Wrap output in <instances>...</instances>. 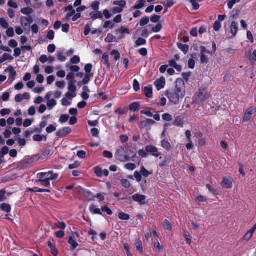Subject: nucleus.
<instances>
[{"label":"nucleus","instance_id":"5","mask_svg":"<svg viewBox=\"0 0 256 256\" xmlns=\"http://www.w3.org/2000/svg\"><path fill=\"white\" fill-rule=\"evenodd\" d=\"M76 84L68 83V92L66 94V97L68 98H75L76 96Z\"/></svg>","mask_w":256,"mask_h":256},{"label":"nucleus","instance_id":"2","mask_svg":"<svg viewBox=\"0 0 256 256\" xmlns=\"http://www.w3.org/2000/svg\"><path fill=\"white\" fill-rule=\"evenodd\" d=\"M131 154H134L133 150L129 148L126 145H124L117 150L115 156L116 159L120 162H126L130 160V156Z\"/></svg>","mask_w":256,"mask_h":256},{"label":"nucleus","instance_id":"12","mask_svg":"<svg viewBox=\"0 0 256 256\" xmlns=\"http://www.w3.org/2000/svg\"><path fill=\"white\" fill-rule=\"evenodd\" d=\"M166 84V80L164 77H162L159 79L156 80L154 82L155 86L158 90L163 88Z\"/></svg>","mask_w":256,"mask_h":256},{"label":"nucleus","instance_id":"24","mask_svg":"<svg viewBox=\"0 0 256 256\" xmlns=\"http://www.w3.org/2000/svg\"><path fill=\"white\" fill-rule=\"evenodd\" d=\"M93 74H86L84 78L82 80V83L86 84H88L90 80V78L93 77Z\"/></svg>","mask_w":256,"mask_h":256},{"label":"nucleus","instance_id":"32","mask_svg":"<svg viewBox=\"0 0 256 256\" xmlns=\"http://www.w3.org/2000/svg\"><path fill=\"white\" fill-rule=\"evenodd\" d=\"M145 0H138L136 4L134 6V9H140L144 6Z\"/></svg>","mask_w":256,"mask_h":256},{"label":"nucleus","instance_id":"37","mask_svg":"<svg viewBox=\"0 0 256 256\" xmlns=\"http://www.w3.org/2000/svg\"><path fill=\"white\" fill-rule=\"evenodd\" d=\"M121 184L125 188H129L131 186L130 182L126 179H122L120 181Z\"/></svg>","mask_w":256,"mask_h":256},{"label":"nucleus","instance_id":"21","mask_svg":"<svg viewBox=\"0 0 256 256\" xmlns=\"http://www.w3.org/2000/svg\"><path fill=\"white\" fill-rule=\"evenodd\" d=\"M177 46L178 48L180 50L186 54L188 51L189 46L186 44H182L180 43H178Z\"/></svg>","mask_w":256,"mask_h":256},{"label":"nucleus","instance_id":"34","mask_svg":"<svg viewBox=\"0 0 256 256\" xmlns=\"http://www.w3.org/2000/svg\"><path fill=\"white\" fill-rule=\"evenodd\" d=\"M56 104L57 102L54 99L48 100L47 102V106L50 110L52 109V108L56 106Z\"/></svg>","mask_w":256,"mask_h":256},{"label":"nucleus","instance_id":"20","mask_svg":"<svg viewBox=\"0 0 256 256\" xmlns=\"http://www.w3.org/2000/svg\"><path fill=\"white\" fill-rule=\"evenodd\" d=\"M161 146L166 150H170L172 149L170 144L165 139L162 140Z\"/></svg>","mask_w":256,"mask_h":256},{"label":"nucleus","instance_id":"29","mask_svg":"<svg viewBox=\"0 0 256 256\" xmlns=\"http://www.w3.org/2000/svg\"><path fill=\"white\" fill-rule=\"evenodd\" d=\"M69 244L72 246L73 249H75L78 246V243L74 240V238L70 236L68 240Z\"/></svg>","mask_w":256,"mask_h":256},{"label":"nucleus","instance_id":"31","mask_svg":"<svg viewBox=\"0 0 256 256\" xmlns=\"http://www.w3.org/2000/svg\"><path fill=\"white\" fill-rule=\"evenodd\" d=\"M9 148L8 147L4 146L0 151V158H3L5 155L8 154Z\"/></svg>","mask_w":256,"mask_h":256},{"label":"nucleus","instance_id":"59","mask_svg":"<svg viewBox=\"0 0 256 256\" xmlns=\"http://www.w3.org/2000/svg\"><path fill=\"white\" fill-rule=\"evenodd\" d=\"M222 27V24L219 21H216L214 24V31L218 32V31L220 28Z\"/></svg>","mask_w":256,"mask_h":256},{"label":"nucleus","instance_id":"57","mask_svg":"<svg viewBox=\"0 0 256 256\" xmlns=\"http://www.w3.org/2000/svg\"><path fill=\"white\" fill-rule=\"evenodd\" d=\"M102 211L106 212L108 215L111 216L112 212L106 206H104L102 207Z\"/></svg>","mask_w":256,"mask_h":256},{"label":"nucleus","instance_id":"55","mask_svg":"<svg viewBox=\"0 0 256 256\" xmlns=\"http://www.w3.org/2000/svg\"><path fill=\"white\" fill-rule=\"evenodd\" d=\"M6 29V34L7 36L10 38L13 37L14 34V28H8Z\"/></svg>","mask_w":256,"mask_h":256},{"label":"nucleus","instance_id":"64","mask_svg":"<svg viewBox=\"0 0 256 256\" xmlns=\"http://www.w3.org/2000/svg\"><path fill=\"white\" fill-rule=\"evenodd\" d=\"M138 155L142 158H146L148 156L147 152L146 151H144L143 149H140L138 150Z\"/></svg>","mask_w":256,"mask_h":256},{"label":"nucleus","instance_id":"50","mask_svg":"<svg viewBox=\"0 0 256 256\" xmlns=\"http://www.w3.org/2000/svg\"><path fill=\"white\" fill-rule=\"evenodd\" d=\"M190 2L192 4L194 10H198L200 8V5L196 0H189Z\"/></svg>","mask_w":256,"mask_h":256},{"label":"nucleus","instance_id":"49","mask_svg":"<svg viewBox=\"0 0 256 256\" xmlns=\"http://www.w3.org/2000/svg\"><path fill=\"white\" fill-rule=\"evenodd\" d=\"M16 140L18 141V145L21 147L24 146L26 144V140L24 138H21L20 137H18Z\"/></svg>","mask_w":256,"mask_h":256},{"label":"nucleus","instance_id":"19","mask_svg":"<svg viewBox=\"0 0 256 256\" xmlns=\"http://www.w3.org/2000/svg\"><path fill=\"white\" fill-rule=\"evenodd\" d=\"M102 62L107 67L110 68V62L109 61V56L106 53H104L102 56Z\"/></svg>","mask_w":256,"mask_h":256},{"label":"nucleus","instance_id":"39","mask_svg":"<svg viewBox=\"0 0 256 256\" xmlns=\"http://www.w3.org/2000/svg\"><path fill=\"white\" fill-rule=\"evenodd\" d=\"M110 55L114 56V59L116 61L118 60L120 58V54L117 50H112L110 52Z\"/></svg>","mask_w":256,"mask_h":256},{"label":"nucleus","instance_id":"48","mask_svg":"<svg viewBox=\"0 0 256 256\" xmlns=\"http://www.w3.org/2000/svg\"><path fill=\"white\" fill-rule=\"evenodd\" d=\"M70 118L68 114H62L60 116L59 122L61 123H64L66 122Z\"/></svg>","mask_w":256,"mask_h":256},{"label":"nucleus","instance_id":"25","mask_svg":"<svg viewBox=\"0 0 256 256\" xmlns=\"http://www.w3.org/2000/svg\"><path fill=\"white\" fill-rule=\"evenodd\" d=\"M144 92L147 98H151L152 96V88L150 87L146 86L144 88Z\"/></svg>","mask_w":256,"mask_h":256},{"label":"nucleus","instance_id":"40","mask_svg":"<svg viewBox=\"0 0 256 256\" xmlns=\"http://www.w3.org/2000/svg\"><path fill=\"white\" fill-rule=\"evenodd\" d=\"M136 167V165L132 163H128L124 166V168L129 170H133Z\"/></svg>","mask_w":256,"mask_h":256},{"label":"nucleus","instance_id":"33","mask_svg":"<svg viewBox=\"0 0 256 256\" xmlns=\"http://www.w3.org/2000/svg\"><path fill=\"white\" fill-rule=\"evenodd\" d=\"M116 32L122 34H130L129 30L128 28L123 26H121L120 28L118 29Z\"/></svg>","mask_w":256,"mask_h":256},{"label":"nucleus","instance_id":"11","mask_svg":"<svg viewBox=\"0 0 256 256\" xmlns=\"http://www.w3.org/2000/svg\"><path fill=\"white\" fill-rule=\"evenodd\" d=\"M222 186L226 188H230L233 186V179L230 177L224 178L222 182Z\"/></svg>","mask_w":256,"mask_h":256},{"label":"nucleus","instance_id":"38","mask_svg":"<svg viewBox=\"0 0 256 256\" xmlns=\"http://www.w3.org/2000/svg\"><path fill=\"white\" fill-rule=\"evenodd\" d=\"M146 42L145 39L140 38L136 41L135 44L136 46H139L146 44Z\"/></svg>","mask_w":256,"mask_h":256},{"label":"nucleus","instance_id":"10","mask_svg":"<svg viewBox=\"0 0 256 256\" xmlns=\"http://www.w3.org/2000/svg\"><path fill=\"white\" fill-rule=\"evenodd\" d=\"M256 112V107L252 106L245 113L243 120L244 122H247L251 118L252 114H255Z\"/></svg>","mask_w":256,"mask_h":256},{"label":"nucleus","instance_id":"42","mask_svg":"<svg viewBox=\"0 0 256 256\" xmlns=\"http://www.w3.org/2000/svg\"><path fill=\"white\" fill-rule=\"evenodd\" d=\"M56 124H50L46 128V132L48 134H50L56 130Z\"/></svg>","mask_w":256,"mask_h":256},{"label":"nucleus","instance_id":"1","mask_svg":"<svg viewBox=\"0 0 256 256\" xmlns=\"http://www.w3.org/2000/svg\"><path fill=\"white\" fill-rule=\"evenodd\" d=\"M166 94L171 102L177 104L180 100L184 97L185 91L184 88H182L176 84L174 90L166 92Z\"/></svg>","mask_w":256,"mask_h":256},{"label":"nucleus","instance_id":"35","mask_svg":"<svg viewBox=\"0 0 256 256\" xmlns=\"http://www.w3.org/2000/svg\"><path fill=\"white\" fill-rule=\"evenodd\" d=\"M140 104L137 102H134L130 104V110L135 112L137 110L140 106Z\"/></svg>","mask_w":256,"mask_h":256},{"label":"nucleus","instance_id":"60","mask_svg":"<svg viewBox=\"0 0 256 256\" xmlns=\"http://www.w3.org/2000/svg\"><path fill=\"white\" fill-rule=\"evenodd\" d=\"M80 58L77 56H74L70 60V62L72 64H78L80 62Z\"/></svg>","mask_w":256,"mask_h":256},{"label":"nucleus","instance_id":"46","mask_svg":"<svg viewBox=\"0 0 256 256\" xmlns=\"http://www.w3.org/2000/svg\"><path fill=\"white\" fill-rule=\"evenodd\" d=\"M50 179L48 178H46L44 180H40V182L42 184L46 187L50 188Z\"/></svg>","mask_w":256,"mask_h":256},{"label":"nucleus","instance_id":"7","mask_svg":"<svg viewBox=\"0 0 256 256\" xmlns=\"http://www.w3.org/2000/svg\"><path fill=\"white\" fill-rule=\"evenodd\" d=\"M20 24L24 28H29L31 24L33 22V18L32 16H22L20 20Z\"/></svg>","mask_w":256,"mask_h":256},{"label":"nucleus","instance_id":"43","mask_svg":"<svg viewBox=\"0 0 256 256\" xmlns=\"http://www.w3.org/2000/svg\"><path fill=\"white\" fill-rule=\"evenodd\" d=\"M94 172L97 176L101 178L102 176V169L98 166L94 168Z\"/></svg>","mask_w":256,"mask_h":256},{"label":"nucleus","instance_id":"23","mask_svg":"<svg viewBox=\"0 0 256 256\" xmlns=\"http://www.w3.org/2000/svg\"><path fill=\"white\" fill-rule=\"evenodd\" d=\"M163 227L164 230L168 231H170L172 229V225L168 220H164L163 223Z\"/></svg>","mask_w":256,"mask_h":256},{"label":"nucleus","instance_id":"9","mask_svg":"<svg viewBox=\"0 0 256 256\" xmlns=\"http://www.w3.org/2000/svg\"><path fill=\"white\" fill-rule=\"evenodd\" d=\"M71 132V128L70 127L66 126L58 130L56 133V135L58 137L62 138L69 134Z\"/></svg>","mask_w":256,"mask_h":256},{"label":"nucleus","instance_id":"27","mask_svg":"<svg viewBox=\"0 0 256 256\" xmlns=\"http://www.w3.org/2000/svg\"><path fill=\"white\" fill-rule=\"evenodd\" d=\"M20 12L24 14L28 15L32 14L34 10L30 7H27L22 8Z\"/></svg>","mask_w":256,"mask_h":256},{"label":"nucleus","instance_id":"4","mask_svg":"<svg viewBox=\"0 0 256 256\" xmlns=\"http://www.w3.org/2000/svg\"><path fill=\"white\" fill-rule=\"evenodd\" d=\"M114 5L118 6L112 8V12L114 14H120L123 12V8L126 6V2L124 0H114L112 2Z\"/></svg>","mask_w":256,"mask_h":256},{"label":"nucleus","instance_id":"56","mask_svg":"<svg viewBox=\"0 0 256 256\" xmlns=\"http://www.w3.org/2000/svg\"><path fill=\"white\" fill-rule=\"evenodd\" d=\"M162 119L167 122H170L172 120V116L168 114H164L162 116Z\"/></svg>","mask_w":256,"mask_h":256},{"label":"nucleus","instance_id":"22","mask_svg":"<svg viewBox=\"0 0 256 256\" xmlns=\"http://www.w3.org/2000/svg\"><path fill=\"white\" fill-rule=\"evenodd\" d=\"M66 228V224L64 222H58L54 224L53 229L58 228L60 230H64Z\"/></svg>","mask_w":256,"mask_h":256},{"label":"nucleus","instance_id":"63","mask_svg":"<svg viewBox=\"0 0 256 256\" xmlns=\"http://www.w3.org/2000/svg\"><path fill=\"white\" fill-rule=\"evenodd\" d=\"M10 113V110L8 108H4L0 110V114L2 116H4Z\"/></svg>","mask_w":256,"mask_h":256},{"label":"nucleus","instance_id":"54","mask_svg":"<svg viewBox=\"0 0 256 256\" xmlns=\"http://www.w3.org/2000/svg\"><path fill=\"white\" fill-rule=\"evenodd\" d=\"M142 122L146 126H150L153 125L155 123V122L152 119L146 118L145 120Z\"/></svg>","mask_w":256,"mask_h":256},{"label":"nucleus","instance_id":"36","mask_svg":"<svg viewBox=\"0 0 256 256\" xmlns=\"http://www.w3.org/2000/svg\"><path fill=\"white\" fill-rule=\"evenodd\" d=\"M140 173L142 175L146 178L148 177L150 174V173L143 166H142L140 168Z\"/></svg>","mask_w":256,"mask_h":256},{"label":"nucleus","instance_id":"41","mask_svg":"<svg viewBox=\"0 0 256 256\" xmlns=\"http://www.w3.org/2000/svg\"><path fill=\"white\" fill-rule=\"evenodd\" d=\"M0 24L3 28L6 29L8 28L9 26V24L7 21L4 18H2L0 19Z\"/></svg>","mask_w":256,"mask_h":256},{"label":"nucleus","instance_id":"62","mask_svg":"<svg viewBox=\"0 0 256 256\" xmlns=\"http://www.w3.org/2000/svg\"><path fill=\"white\" fill-rule=\"evenodd\" d=\"M154 246L155 248H156L158 252H161L163 250V248L162 246H161L160 244L158 242V241L157 240L156 242L154 244Z\"/></svg>","mask_w":256,"mask_h":256},{"label":"nucleus","instance_id":"30","mask_svg":"<svg viewBox=\"0 0 256 256\" xmlns=\"http://www.w3.org/2000/svg\"><path fill=\"white\" fill-rule=\"evenodd\" d=\"M118 218L121 220H127L130 218V216L128 214L120 212L118 214Z\"/></svg>","mask_w":256,"mask_h":256},{"label":"nucleus","instance_id":"44","mask_svg":"<svg viewBox=\"0 0 256 256\" xmlns=\"http://www.w3.org/2000/svg\"><path fill=\"white\" fill-rule=\"evenodd\" d=\"M201 63L206 64L208 62V56L204 54H200Z\"/></svg>","mask_w":256,"mask_h":256},{"label":"nucleus","instance_id":"28","mask_svg":"<svg viewBox=\"0 0 256 256\" xmlns=\"http://www.w3.org/2000/svg\"><path fill=\"white\" fill-rule=\"evenodd\" d=\"M0 208L2 210L6 212H9L11 210L10 206L7 204H2L0 206Z\"/></svg>","mask_w":256,"mask_h":256},{"label":"nucleus","instance_id":"16","mask_svg":"<svg viewBox=\"0 0 256 256\" xmlns=\"http://www.w3.org/2000/svg\"><path fill=\"white\" fill-rule=\"evenodd\" d=\"M90 16L93 20L97 19L102 20L103 18V14L100 11H95L90 12Z\"/></svg>","mask_w":256,"mask_h":256},{"label":"nucleus","instance_id":"3","mask_svg":"<svg viewBox=\"0 0 256 256\" xmlns=\"http://www.w3.org/2000/svg\"><path fill=\"white\" fill-rule=\"evenodd\" d=\"M203 92V90H200L198 93L194 96L193 100L194 102L202 104L208 100L210 98V94L207 93L204 94Z\"/></svg>","mask_w":256,"mask_h":256},{"label":"nucleus","instance_id":"17","mask_svg":"<svg viewBox=\"0 0 256 256\" xmlns=\"http://www.w3.org/2000/svg\"><path fill=\"white\" fill-rule=\"evenodd\" d=\"M90 212L94 214L102 215V210L96 208V206L94 204H91L89 207Z\"/></svg>","mask_w":256,"mask_h":256},{"label":"nucleus","instance_id":"8","mask_svg":"<svg viewBox=\"0 0 256 256\" xmlns=\"http://www.w3.org/2000/svg\"><path fill=\"white\" fill-rule=\"evenodd\" d=\"M132 198L134 202H138L140 205L146 204V196L144 195L136 194L132 196Z\"/></svg>","mask_w":256,"mask_h":256},{"label":"nucleus","instance_id":"14","mask_svg":"<svg viewBox=\"0 0 256 256\" xmlns=\"http://www.w3.org/2000/svg\"><path fill=\"white\" fill-rule=\"evenodd\" d=\"M30 98V96L28 92H25L23 94H18L15 96V100L17 102H20L24 100H29Z\"/></svg>","mask_w":256,"mask_h":256},{"label":"nucleus","instance_id":"52","mask_svg":"<svg viewBox=\"0 0 256 256\" xmlns=\"http://www.w3.org/2000/svg\"><path fill=\"white\" fill-rule=\"evenodd\" d=\"M133 88L136 92H138L140 90L139 82L136 79H134L133 82Z\"/></svg>","mask_w":256,"mask_h":256},{"label":"nucleus","instance_id":"58","mask_svg":"<svg viewBox=\"0 0 256 256\" xmlns=\"http://www.w3.org/2000/svg\"><path fill=\"white\" fill-rule=\"evenodd\" d=\"M92 66L90 64H86L84 66V70L86 74H92L90 72L92 71Z\"/></svg>","mask_w":256,"mask_h":256},{"label":"nucleus","instance_id":"15","mask_svg":"<svg viewBox=\"0 0 256 256\" xmlns=\"http://www.w3.org/2000/svg\"><path fill=\"white\" fill-rule=\"evenodd\" d=\"M238 24L232 22L230 27L229 32L234 36H236L238 31Z\"/></svg>","mask_w":256,"mask_h":256},{"label":"nucleus","instance_id":"47","mask_svg":"<svg viewBox=\"0 0 256 256\" xmlns=\"http://www.w3.org/2000/svg\"><path fill=\"white\" fill-rule=\"evenodd\" d=\"M240 0H230L228 3V6L229 9H232L234 6L240 2Z\"/></svg>","mask_w":256,"mask_h":256},{"label":"nucleus","instance_id":"26","mask_svg":"<svg viewBox=\"0 0 256 256\" xmlns=\"http://www.w3.org/2000/svg\"><path fill=\"white\" fill-rule=\"evenodd\" d=\"M100 2L98 1H94L90 4V8L94 12L98 11L100 9Z\"/></svg>","mask_w":256,"mask_h":256},{"label":"nucleus","instance_id":"61","mask_svg":"<svg viewBox=\"0 0 256 256\" xmlns=\"http://www.w3.org/2000/svg\"><path fill=\"white\" fill-rule=\"evenodd\" d=\"M12 132L16 135L15 138L20 137L19 134L21 132V130L18 128H12Z\"/></svg>","mask_w":256,"mask_h":256},{"label":"nucleus","instance_id":"51","mask_svg":"<svg viewBox=\"0 0 256 256\" xmlns=\"http://www.w3.org/2000/svg\"><path fill=\"white\" fill-rule=\"evenodd\" d=\"M2 57L4 62H11L13 60L12 56L10 54L6 53H4Z\"/></svg>","mask_w":256,"mask_h":256},{"label":"nucleus","instance_id":"13","mask_svg":"<svg viewBox=\"0 0 256 256\" xmlns=\"http://www.w3.org/2000/svg\"><path fill=\"white\" fill-rule=\"evenodd\" d=\"M174 164L170 156H166L164 160L160 164V166L163 168L166 166H171Z\"/></svg>","mask_w":256,"mask_h":256},{"label":"nucleus","instance_id":"6","mask_svg":"<svg viewBox=\"0 0 256 256\" xmlns=\"http://www.w3.org/2000/svg\"><path fill=\"white\" fill-rule=\"evenodd\" d=\"M146 151L156 158L158 157L160 155V153L158 152V148L152 145L146 146Z\"/></svg>","mask_w":256,"mask_h":256},{"label":"nucleus","instance_id":"53","mask_svg":"<svg viewBox=\"0 0 256 256\" xmlns=\"http://www.w3.org/2000/svg\"><path fill=\"white\" fill-rule=\"evenodd\" d=\"M149 22V18L148 16L143 17L140 22V25L144 26Z\"/></svg>","mask_w":256,"mask_h":256},{"label":"nucleus","instance_id":"18","mask_svg":"<svg viewBox=\"0 0 256 256\" xmlns=\"http://www.w3.org/2000/svg\"><path fill=\"white\" fill-rule=\"evenodd\" d=\"M76 74L73 72H70L66 76V80L70 84H76V81L75 80Z\"/></svg>","mask_w":256,"mask_h":256},{"label":"nucleus","instance_id":"45","mask_svg":"<svg viewBox=\"0 0 256 256\" xmlns=\"http://www.w3.org/2000/svg\"><path fill=\"white\" fill-rule=\"evenodd\" d=\"M136 246L138 250L140 252H143V248L142 246V242L140 240H137L136 242Z\"/></svg>","mask_w":256,"mask_h":256}]
</instances>
